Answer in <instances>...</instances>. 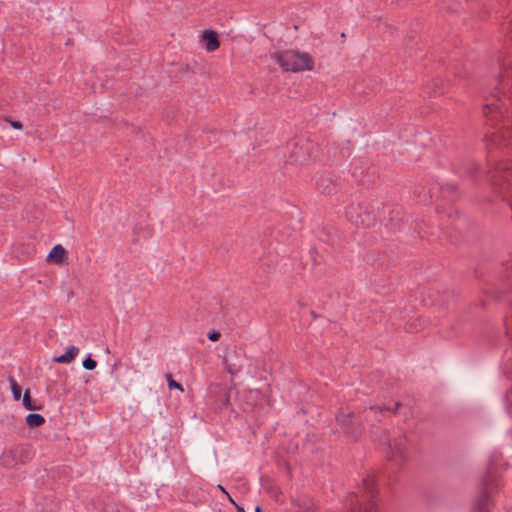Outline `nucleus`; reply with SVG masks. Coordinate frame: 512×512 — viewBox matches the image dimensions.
Instances as JSON below:
<instances>
[{"instance_id": "22", "label": "nucleus", "mask_w": 512, "mask_h": 512, "mask_svg": "<svg viewBox=\"0 0 512 512\" xmlns=\"http://www.w3.org/2000/svg\"><path fill=\"white\" fill-rule=\"evenodd\" d=\"M10 125L11 127H13L14 129H21L22 128V123L20 121H16V120H11L10 121Z\"/></svg>"}, {"instance_id": "19", "label": "nucleus", "mask_w": 512, "mask_h": 512, "mask_svg": "<svg viewBox=\"0 0 512 512\" xmlns=\"http://www.w3.org/2000/svg\"><path fill=\"white\" fill-rule=\"evenodd\" d=\"M483 110H484V114L486 116H488L489 113H492V112H498V113H501V108L498 104H495V103H492V104H486L484 107H483Z\"/></svg>"}, {"instance_id": "17", "label": "nucleus", "mask_w": 512, "mask_h": 512, "mask_svg": "<svg viewBox=\"0 0 512 512\" xmlns=\"http://www.w3.org/2000/svg\"><path fill=\"white\" fill-rule=\"evenodd\" d=\"M23 406L25 409L33 411V410H39L40 407L33 404L30 396L29 390H26L23 394Z\"/></svg>"}, {"instance_id": "6", "label": "nucleus", "mask_w": 512, "mask_h": 512, "mask_svg": "<svg viewBox=\"0 0 512 512\" xmlns=\"http://www.w3.org/2000/svg\"><path fill=\"white\" fill-rule=\"evenodd\" d=\"M336 421L338 425L343 429L344 432L348 434H353L355 431L353 430V426L356 424L354 413L353 412H339L336 416Z\"/></svg>"}, {"instance_id": "23", "label": "nucleus", "mask_w": 512, "mask_h": 512, "mask_svg": "<svg viewBox=\"0 0 512 512\" xmlns=\"http://www.w3.org/2000/svg\"><path fill=\"white\" fill-rule=\"evenodd\" d=\"M371 410H379L380 412L389 411L387 407H370Z\"/></svg>"}, {"instance_id": "29", "label": "nucleus", "mask_w": 512, "mask_h": 512, "mask_svg": "<svg viewBox=\"0 0 512 512\" xmlns=\"http://www.w3.org/2000/svg\"><path fill=\"white\" fill-rule=\"evenodd\" d=\"M311 314H312V316H313L314 318H316V317H317V315H316V313H315L314 311H312V312H311Z\"/></svg>"}, {"instance_id": "4", "label": "nucleus", "mask_w": 512, "mask_h": 512, "mask_svg": "<svg viewBox=\"0 0 512 512\" xmlns=\"http://www.w3.org/2000/svg\"><path fill=\"white\" fill-rule=\"evenodd\" d=\"M223 363L231 375L239 373L242 367L240 356L236 350L227 351L223 356Z\"/></svg>"}, {"instance_id": "24", "label": "nucleus", "mask_w": 512, "mask_h": 512, "mask_svg": "<svg viewBox=\"0 0 512 512\" xmlns=\"http://www.w3.org/2000/svg\"><path fill=\"white\" fill-rule=\"evenodd\" d=\"M237 512H245V509L239 505H236Z\"/></svg>"}, {"instance_id": "13", "label": "nucleus", "mask_w": 512, "mask_h": 512, "mask_svg": "<svg viewBox=\"0 0 512 512\" xmlns=\"http://www.w3.org/2000/svg\"><path fill=\"white\" fill-rule=\"evenodd\" d=\"M475 509L476 512H489V496L486 492H481Z\"/></svg>"}, {"instance_id": "16", "label": "nucleus", "mask_w": 512, "mask_h": 512, "mask_svg": "<svg viewBox=\"0 0 512 512\" xmlns=\"http://www.w3.org/2000/svg\"><path fill=\"white\" fill-rule=\"evenodd\" d=\"M9 384H10V387H11V392H12L14 400L15 401L20 400V398H21V387H20V385L17 383V381L13 377H9Z\"/></svg>"}, {"instance_id": "20", "label": "nucleus", "mask_w": 512, "mask_h": 512, "mask_svg": "<svg viewBox=\"0 0 512 512\" xmlns=\"http://www.w3.org/2000/svg\"><path fill=\"white\" fill-rule=\"evenodd\" d=\"M83 368L86 370H93L97 366V362L91 358V355H89L83 362H82Z\"/></svg>"}, {"instance_id": "5", "label": "nucleus", "mask_w": 512, "mask_h": 512, "mask_svg": "<svg viewBox=\"0 0 512 512\" xmlns=\"http://www.w3.org/2000/svg\"><path fill=\"white\" fill-rule=\"evenodd\" d=\"M360 500L357 495H353L351 499V512H377L378 508L373 500Z\"/></svg>"}, {"instance_id": "27", "label": "nucleus", "mask_w": 512, "mask_h": 512, "mask_svg": "<svg viewBox=\"0 0 512 512\" xmlns=\"http://www.w3.org/2000/svg\"><path fill=\"white\" fill-rule=\"evenodd\" d=\"M255 512H261V507L260 506H256Z\"/></svg>"}, {"instance_id": "7", "label": "nucleus", "mask_w": 512, "mask_h": 512, "mask_svg": "<svg viewBox=\"0 0 512 512\" xmlns=\"http://www.w3.org/2000/svg\"><path fill=\"white\" fill-rule=\"evenodd\" d=\"M203 40L205 41V49L208 52H213L217 50L220 46V42L218 39V35L215 31L207 30L202 35Z\"/></svg>"}, {"instance_id": "11", "label": "nucleus", "mask_w": 512, "mask_h": 512, "mask_svg": "<svg viewBox=\"0 0 512 512\" xmlns=\"http://www.w3.org/2000/svg\"><path fill=\"white\" fill-rule=\"evenodd\" d=\"M66 250L60 244L55 245L52 250L48 254V259L53 260L56 263H61L63 261Z\"/></svg>"}, {"instance_id": "12", "label": "nucleus", "mask_w": 512, "mask_h": 512, "mask_svg": "<svg viewBox=\"0 0 512 512\" xmlns=\"http://www.w3.org/2000/svg\"><path fill=\"white\" fill-rule=\"evenodd\" d=\"M26 423L30 428H38L45 423V418L38 413H30L26 417Z\"/></svg>"}, {"instance_id": "21", "label": "nucleus", "mask_w": 512, "mask_h": 512, "mask_svg": "<svg viewBox=\"0 0 512 512\" xmlns=\"http://www.w3.org/2000/svg\"><path fill=\"white\" fill-rule=\"evenodd\" d=\"M220 336H221V334L217 330H211L208 332V335H207V337L210 341H217V340H219Z\"/></svg>"}, {"instance_id": "18", "label": "nucleus", "mask_w": 512, "mask_h": 512, "mask_svg": "<svg viewBox=\"0 0 512 512\" xmlns=\"http://www.w3.org/2000/svg\"><path fill=\"white\" fill-rule=\"evenodd\" d=\"M166 379H167V384H168V388L171 390V389H177L181 392H183V387L180 383L176 382L171 374H167L166 375Z\"/></svg>"}, {"instance_id": "9", "label": "nucleus", "mask_w": 512, "mask_h": 512, "mask_svg": "<svg viewBox=\"0 0 512 512\" xmlns=\"http://www.w3.org/2000/svg\"><path fill=\"white\" fill-rule=\"evenodd\" d=\"M292 503L296 508L294 512H315V504L311 499H293Z\"/></svg>"}, {"instance_id": "14", "label": "nucleus", "mask_w": 512, "mask_h": 512, "mask_svg": "<svg viewBox=\"0 0 512 512\" xmlns=\"http://www.w3.org/2000/svg\"><path fill=\"white\" fill-rule=\"evenodd\" d=\"M362 486H363V489L365 490L367 497L373 498V496L375 494L373 478L368 476L365 479H363Z\"/></svg>"}, {"instance_id": "10", "label": "nucleus", "mask_w": 512, "mask_h": 512, "mask_svg": "<svg viewBox=\"0 0 512 512\" xmlns=\"http://www.w3.org/2000/svg\"><path fill=\"white\" fill-rule=\"evenodd\" d=\"M389 449L392 454H397L401 457H404L406 452V440L405 437L402 436L394 441L393 444H389Z\"/></svg>"}, {"instance_id": "1", "label": "nucleus", "mask_w": 512, "mask_h": 512, "mask_svg": "<svg viewBox=\"0 0 512 512\" xmlns=\"http://www.w3.org/2000/svg\"><path fill=\"white\" fill-rule=\"evenodd\" d=\"M271 58L279 64L285 72H302L311 71L314 68V61L312 57L306 52L298 50H285L275 52Z\"/></svg>"}, {"instance_id": "28", "label": "nucleus", "mask_w": 512, "mask_h": 512, "mask_svg": "<svg viewBox=\"0 0 512 512\" xmlns=\"http://www.w3.org/2000/svg\"><path fill=\"white\" fill-rule=\"evenodd\" d=\"M398 407H399V403H396V404H395L394 412L398 409Z\"/></svg>"}, {"instance_id": "26", "label": "nucleus", "mask_w": 512, "mask_h": 512, "mask_svg": "<svg viewBox=\"0 0 512 512\" xmlns=\"http://www.w3.org/2000/svg\"><path fill=\"white\" fill-rule=\"evenodd\" d=\"M227 496H228V498H229V501H230L233 505H235V506H236L237 504H236V502L233 500V498H231V496H230L229 494H228Z\"/></svg>"}, {"instance_id": "8", "label": "nucleus", "mask_w": 512, "mask_h": 512, "mask_svg": "<svg viewBox=\"0 0 512 512\" xmlns=\"http://www.w3.org/2000/svg\"><path fill=\"white\" fill-rule=\"evenodd\" d=\"M78 353L79 348L72 345L67 347L66 352L64 354L60 356H55L52 360L55 363L69 364L75 359Z\"/></svg>"}, {"instance_id": "3", "label": "nucleus", "mask_w": 512, "mask_h": 512, "mask_svg": "<svg viewBox=\"0 0 512 512\" xmlns=\"http://www.w3.org/2000/svg\"><path fill=\"white\" fill-rule=\"evenodd\" d=\"M313 144L307 140L296 142L290 153V160L295 164H302L308 160Z\"/></svg>"}, {"instance_id": "2", "label": "nucleus", "mask_w": 512, "mask_h": 512, "mask_svg": "<svg viewBox=\"0 0 512 512\" xmlns=\"http://www.w3.org/2000/svg\"><path fill=\"white\" fill-rule=\"evenodd\" d=\"M345 214L347 220L356 228H370L377 222L374 211L360 203L347 206Z\"/></svg>"}, {"instance_id": "15", "label": "nucleus", "mask_w": 512, "mask_h": 512, "mask_svg": "<svg viewBox=\"0 0 512 512\" xmlns=\"http://www.w3.org/2000/svg\"><path fill=\"white\" fill-rule=\"evenodd\" d=\"M329 180L330 179L328 177L321 176L317 181L318 187L322 190L323 193L330 194L334 191V187H331L328 184Z\"/></svg>"}, {"instance_id": "25", "label": "nucleus", "mask_w": 512, "mask_h": 512, "mask_svg": "<svg viewBox=\"0 0 512 512\" xmlns=\"http://www.w3.org/2000/svg\"><path fill=\"white\" fill-rule=\"evenodd\" d=\"M218 488L220 489V491L228 495V492L221 485H218Z\"/></svg>"}]
</instances>
